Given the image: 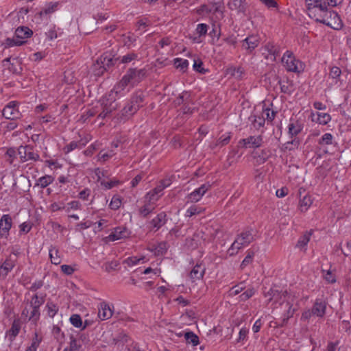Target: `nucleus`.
Masks as SVG:
<instances>
[{
    "label": "nucleus",
    "mask_w": 351,
    "mask_h": 351,
    "mask_svg": "<svg viewBox=\"0 0 351 351\" xmlns=\"http://www.w3.org/2000/svg\"><path fill=\"white\" fill-rule=\"evenodd\" d=\"M142 102L141 96H134L132 100L123 109V114L125 117H130L134 114L139 108L140 103Z\"/></svg>",
    "instance_id": "9b49d317"
},
{
    "label": "nucleus",
    "mask_w": 351,
    "mask_h": 351,
    "mask_svg": "<svg viewBox=\"0 0 351 351\" xmlns=\"http://www.w3.org/2000/svg\"><path fill=\"white\" fill-rule=\"evenodd\" d=\"M204 211V208L197 206L193 205L190 206L186 211L185 216L188 217H191L195 215H197L201 214Z\"/></svg>",
    "instance_id": "e433bc0d"
},
{
    "label": "nucleus",
    "mask_w": 351,
    "mask_h": 351,
    "mask_svg": "<svg viewBox=\"0 0 351 351\" xmlns=\"http://www.w3.org/2000/svg\"><path fill=\"white\" fill-rule=\"evenodd\" d=\"M210 185L209 184H204L198 189H195L193 192L188 195V202H197L199 201L204 195L210 189Z\"/></svg>",
    "instance_id": "f8f14e48"
},
{
    "label": "nucleus",
    "mask_w": 351,
    "mask_h": 351,
    "mask_svg": "<svg viewBox=\"0 0 351 351\" xmlns=\"http://www.w3.org/2000/svg\"><path fill=\"white\" fill-rule=\"evenodd\" d=\"M119 59L121 63L129 64L132 61L137 60L138 55L135 53L131 52L119 58Z\"/></svg>",
    "instance_id": "c03bdc74"
},
{
    "label": "nucleus",
    "mask_w": 351,
    "mask_h": 351,
    "mask_svg": "<svg viewBox=\"0 0 351 351\" xmlns=\"http://www.w3.org/2000/svg\"><path fill=\"white\" fill-rule=\"evenodd\" d=\"M193 69L200 73H205L206 70L203 67V62L201 60L197 59L194 60L193 65Z\"/></svg>",
    "instance_id": "680f3d73"
},
{
    "label": "nucleus",
    "mask_w": 351,
    "mask_h": 351,
    "mask_svg": "<svg viewBox=\"0 0 351 351\" xmlns=\"http://www.w3.org/2000/svg\"><path fill=\"white\" fill-rule=\"evenodd\" d=\"M333 136L330 133L324 134L322 137L319 140L318 143L321 146L328 145L332 143Z\"/></svg>",
    "instance_id": "603ef678"
},
{
    "label": "nucleus",
    "mask_w": 351,
    "mask_h": 351,
    "mask_svg": "<svg viewBox=\"0 0 351 351\" xmlns=\"http://www.w3.org/2000/svg\"><path fill=\"white\" fill-rule=\"evenodd\" d=\"M71 324L76 327V328H80L82 329L86 328L87 326V322H86L85 325L82 326V320L81 317L77 314H74L71 316L70 319Z\"/></svg>",
    "instance_id": "58836bf2"
},
{
    "label": "nucleus",
    "mask_w": 351,
    "mask_h": 351,
    "mask_svg": "<svg viewBox=\"0 0 351 351\" xmlns=\"http://www.w3.org/2000/svg\"><path fill=\"white\" fill-rule=\"evenodd\" d=\"M111 100L109 102H105L104 100L102 101L103 110L99 114V117L104 119L107 117L112 111L115 110L117 108V104L114 102L115 99H112L111 97L108 99Z\"/></svg>",
    "instance_id": "aec40b11"
},
{
    "label": "nucleus",
    "mask_w": 351,
    "mask_h": 351,
    "mask_svg": "<svg viewBox=\"0 0 351 351\" xmlns=\"http://www.w3.org/2000/svg\"><path fill=\"white\" fill-rule=\"evenodd\" d=\"M208 30V25L204 23H200L197 25L196 32L199 36H204L206 34Z\"/></svg>",
    "instance_id": "338daca9"
},
{
    "label": "nucleus",
    "mask_w": 351,
    "mask_h": 351,
    "mask_svg": "<svg viewBox=\"0 0 351 351\" xmlns=\"http://www.w3.org/2000/svg\"><path fill=\"white\" fill-rule=\"evenodd\" d=\"M114 305L106 302H101L98 305V317L101 320L110 319L114 313Z\"/></svg>",
    "instance_id": "9d476101"
},
{
    "label": "nucleus",
    "mask_w": 351,
    "mask_h": 351,
    "mask_svg": "<svg viewBox=\"0 0 351 351\" xmlns=\"http://www.w3.org/2000/svg\"><path fill=\"white\" fill-rule=\"evenodd\" d=\"M81 208V204L77 201H71L65 205L64 210L69 213L71 210H78Z\"/></svg>",
    "instance_id": "13d9d810"
},
{
    "label": "nucleus",
    "mask_w": 351,
    "mask_h": 351,
    "mask_svg": "<svg viewBox=\"0 0 351 351\" xmlns=\"http://www.w3.org/2000/svg\"><path fill=\"white\" fill-rule=\"evenodd\" d=\"M264 51L263 54L265 56V58L269 60L270 61H275L276 59V56L278 55V50L276 46H275L273 43H267L263 48Z\"/></svg>",
    "instance_id": "a211bd4d"
},
{
    "label": "nucleus",
    "mask_w": 351,
    "mask_h": 351,
    "mask_svg": "<svg viewBox=\"0 0 351 351\" xmlns=\"http://www.w3.org/2000/svg\"><path fill=\"white\" fill-rule=\"evenodd\" d=\"M288 309L287 310L286 313H285V317L283 319V322H287L290 317H293V314L295 313L296 308L293 307V306H286Z\"/></svg>",
    "instance_id": "69168bd1"
},
{
    "label": "nucleus",
    "mask_w": 351,
    "mask_h": 351,
    "mask_svg": "<svg viewBox=\"0 0 351 351\" xmlns=\"http://www.w3.org/2000/svg\"><path fill=\"white\" fill-rule=\"evenodd\" d=\"M288 129L289 134L293 136L297 135L300 132V131L302 130V126L298 123V121H291L288 125Z\"/></svg>",
    "instance_id": "72a5a7b5"
},
{
    "label": "nucleus",
    "mask_w": 351,
    "mask_h": 351,
    "mask_svg": "<svg viewBox=\"0 0 351 351\" xmlns=\"http://www.w3.org/2000/svg\"><path fill=\"white\" fill-rule=\"evenodd\" d=\"M95 174L97 177V181L100 182L101 186L105 190L111 189L115 186H117L120 184V182L118 180L114 179L111 180H106L102 178L104 176V172L99 169H97L95 170Z\"/></svg>",
    "instance_id": "ddd939ff"
},
{
    "label": "nucleus",
    "mask_w": 351,
    "mask_h": 351,
    "mask_svg": "<svg viewBox=\"0 0 351 351\" xmlns=\"http://www.w3.org/2000/svg\"><path fill=\"white\" fill-rule=\"evenodd\" d=\"M32 34V31L27 27H19L15 31V36L19 40L29 38Z\"/></svg>",
    "instance_id": "a878e982"
},
{
    "label": "nucleus",
    "mask_w": 351,
    "mask_h": 351,
    "mask_svg": "<svg viewBox=\"0 0 351 351\" xmlns=\"http://www.w3.org/2000/svg\"><path fill=\"white\" fill-rule=\"evenodd\" d=\"M20 326L16 322H14L11 328L7 332L6 337L10 341H12L15 337L19 334Z\"/></svg>",
    "instance_id": "f704fd0d"
},
{
    "label": "nucleus",
    "mask_w": 351,
    "mask_h": 351,
    "mask_svg": "<svg viewBox=\"0 0 351 351\" xmlns=\"http://www.w3.org/2000/svg\"><path fill=\"white\" fill-rule=\"evenodd\" d=\"M173 64L176 69H180L182 72H185L189 66V61L182 58H175Z\"/></svg>",
    "instance_id": "c9c22d12"
},
{
    "label": "nucleus",
    "mask_w": 351,
    "mask_h": 351,
    "mask_svg": "<svg viewBox=\"0 0 351 351\" xmlns=\"http://www.w3.org/2000/svg\"><path fill=\"white\" fill-rule=\"evenodd\" d=\"M101 64L104 66V68L109 67L114 64L112 58L110 56H105L99 59Z\"/></svg>",
    "instance_id": "e2e57ef3"
},
{
    "label": "nucleus",
    "mask_w": 351,
    "mask_h": 351,
    "mask_svg": "<svg viewBox=\"0 0 351 351\" xmlns=\"http://www.w3.org/2000/svg\"><path fill=\"white\" fill-rule=\"evenodd\" d=\"M341 71L337 66H332L329 73V77L332 79L334 83H337L341 75Z\"/></svg>",
    "instance_id": "864d4df0"
},
{
    "label": "nucleus",
    "mask_w": 351,
    "mask_h": 351,
    "mask_svg": "<svg viewBox=\"0 0 351 351\" xmlns=\"http://www.w3.org/2000/svg\"><path fill=\"white\" fill-rule=\"evenodd\" d=\"M311 120L320 125H326L331 121V117L328 113L311 112Z\"/></svg>",
    "instance_id": "5701e85b"
},
{
    "label": "nucleus",
    "mask_w": 351,
    "mask_h": 351,
    "mask_svg": "<svg viewBox=\"0 0 351 351\" xmlns=\"http://www.w3.org/2000/svg\"><path fill=\"white\" fill-rule=\"evenodd\" d=\"M40 315V310L31 308L28 321H31L34 324H36V322L39 319Z\"/></svg>",
    "instance_id": "bf43d9fd"
},
{
    "label": "nucleus",
    "mask_w": 351,
    "mask_h": 351,
    "mask_svg": "<svg viewBox=\"0 0 351 351\" xmlns=\"http://www.w3.org/2000/svg\"><path fill=\"white\" fill-rule=\"evenodd\" d=\"M147 261H148V259L145 256H141L140 257L131 256V257L127 258L124 261V263L127 265H128L130 267H132L136 265L143 264V263L147 262Z\"/></svg>",
    "instance_id": "c85d7f7f"
},
{
    "label": "nucleus",
    "mask_w": 351,
    "mask_h": 351,
    "mask_svg": "<svg viewBox=\"0 0 351 351\" xmlns=\"http://www.w3.org/2000/svg\"><path fill=\"white\" fill-rule=\"evenodd\" d=\"M155 209V205L151 204L144 199V205L140 208L139 214L143 217H147L149 213L153 212Z\"/></svg>",
    "instance_id": "473e14b6"
},
{
    "label": "nucleus",
    "mask_w": 351,
    "mask_h": 351,
    "mask_svg": "<svg viewBox=\"0 0 351 351\" xmlns=\"http://www.w3.org/2000/svg\"><path fill=\"white\" fill-rule=\"evenodd\" d=\"M3 116L7 119H15L20 117L18 104L16 101L9 102L2 110Z\"/></svg>",
    "instance_id": "1a4fd4ad"
},
{
    "label": "nucleus",
    "mask_w": 351,
    "mask_h": 351,
    "mask_svg": "<svg viewBox=\"0 0 351 351\" xmlns=\"http://www.w3.org/2000/svg\"><path fill=\"white\" fill-rule=\"evenodd\" d=\"M165 222L166 215L164 213H160L150 221L151 228L158 230Z\"/></svg>",
    "instance_id": "393cba45"
},
{
    "label": "nucleus",
    "mask_w": 351,
    "mask_h": 351,
    "mask_svg": "<svg viewBox=\"0 0 351 351\" xmlns=\"http://www.w3.org/2000/svg\"><path fill=\"white\" fill-rule=\"evenodd\" d=\"M253 240V236L250 231L247 230L241 232L237 236L234 241L228 250L230 256L235 255L243 247L248 245Z\"/></svg>",
    "instance_id": "7ed1b4c3"
},
{
    "label": "nucleus",
    "mask_w": 351,
    "mask_h": 351,
    "mask_svg": "<svg viewBox=\"0 0 351 351\" xmlns=\"http://www.w3.org/2000/svg\"><path fill=\"white\" fill-rule=\"evenodd\" d=\"M147 250L154 252L155 255H160L164 254L167 250L166 244L165 243H159L156 247H148Z\"/></svg>",
    "instance_id": "a18cd8bd"
},
{
    "label": "nucleus",
    "mask_w": 351,
    "mask_h": 351,
    "mask_svg": "<svg viewBox=\"0 0 351 351\" xmlns=\"http://www.w3.org/2000/svg\"><path fill=\"white\" fill-rule=\"evenodd\" d=\"M256 290L254 288H250L243 292L241 295V300L245 301L250 298L254 295Z\"/></svg>",
    "instance_id": "0e129e2a"
},
{
    "label": "nucleus",
    "mask_w": 351,
    "mask_h": 351,
    "mask_svg": "<svg viewBox=\"0 0 351 351\" xmlns=\"http://www.w3.org/2000/svg\"><path fill=\"white\" fill-rule=\"evenodd\" d=\"M281 62L283 66L289 72L300 73L304 71L305 68L304 64L297 59L290 51H287L283 54Z\"/></svg>",
    "instance_id": "f03ea898"
},
{
    "label": "nucleus",
    "mask_w": 351,
    "mask_h": 351,
    "mask_svg": "<svg viewBox=\"0 0 351 351\" xmlns=\"http://www.w3.org/2000/svg\"><path fill=\"white\" fill-rule=\"evenodd\" d=\"M45 302V298L43 295H38L37 293L34 294L30 300L29 307L30 308H34L40 310V306Z\"/></svg>",
    "instance_id": "bb28decb"
},
{
    "label": "nucleus",
    "mask_w": 351,
    "mask_h": 351,
    "mask_svg": "<svg viewBox=\"0 0 351 351\" xmlns=\"http://www.w3.org/2000/svg\"><path fill=\"white\" fill-rule=\"evenodd\" d=\"M133 87L140 83L146 75V71L143 69H130L125 74Z\"/></svg>",
    "instance_id": "6e6552de"
},
{
    "label": "nucleus",
    "mask_w": 351,
    "mask_h": 351,
    "mask_svg": "<svg viewBox=\"0 0 351 351\" xmlns=\"http://www.w3.org/2000/svg\"><path fill=\"white\" fill-rule=\"evenodd\" d=\"M311 233L307 232L304 234L298 241L297 247H300L302 250H306V246L310 241Z\"/></svg>",
    "instance_id": "37998d69"
},
{
    "label": "nucleus",
    "mask_w": 351,
    "mask_h": 351,
    "mask_svg": "<svg viewBox=\"0 0 351 351\" xmlns=\"http://www.w3.org/2000/svg\"><path fill=\"white\" fill-rule=\"evenodd\" d=\"M318 22L337 30L341 29L343 27V23L340 16L336 12L330 9L326 12Z\"/></svg>",
    "instance_id": "20e7f679"
},
{
    "label": "nucleus",
    "mask_w": 351,
    "mask_h": 351,
    "mask_svg": "<svg viewBox=\"0 0 351 351\" xmlns=\"http://www.w3.org/2000/svg\"><path fill=\"white\" fill-rule=\"evenodd\" d=\"M259 44V38L256 36H250L245 38L242 43V47L251 53Z\"/></svg>",
    "instance_id": "6ab92c4d"
},
{
    "label": "nucleus",
    "mask_w": 351,
    "mask_h": 351,
    "mask_svg": "<svg viewBox=\"0 0 351 351\" xmlns=\"http://www.w3.org/2000/svg\"><path fill=\"white\" fill-rule=\"evenodd\" d=\"M116 154L114 149H110L108 152H104L103 150L100 151L97 155L98 160L101 162H106L110 159L113 156Z\"/></svg>",
    "instance_id": "4c0bfd02"
},
{
    "label": "nucleus",
    "mask_w": 351,
    "mask_h": 351,
    "mask_svg": "<svg viewBox=\"0 0 351 351\" xmlns=\"http://www.w3.org/2000/svg\"><path fill=\"white\" fill-rule=\"evenodd\" d=\"M313 199L308 195H304L299 203V208L301 212H306L311 206Z\"/></svg>",
    "instance_id": "c756f323"
},
{
    "label": "nucleus",
    "mask_w": 351,
    "mask_h": 351,
    "mask_svg": "<svg viewBox=\"0 0 351 351\" xmlns=\"http://www.w3.org/2000/svg\"><path fill=\"white\" fill-rule=\"evenodd\" d=\"M227 5L230 10L238 12H243L245 8L243 0H228Z\"/></svg>",
    "instance_id": "cd10ccee"
},
{
    "label": "nucleus",
    "mask_w": 351,
    "mask_h": 351,
    "mask_svg": "<svg viewBox=\"0 0 351 351\" xmlns=\"http://www.w3.org/2000/svg\"><path fill=\"white\" fill-rule=\"evenodd\" d=\"M130 231L125 227H117L108 235L107 239L110 241L127 238L130 236Z\"/></svg>",
    "instance_id": "dca6fc26"
},
{
    "label": "nucleus",
    "mask_w": 351,
    "mask_h": 351,
    "mask_svg": "<svg viewBox=\"0 0 351 351\" xmlns=\"http://www.w3.org/2000/svg\"><path fill=\"white\" fill-rule=\"evenodd\" d=\"M162 195V191L160 187H155L153 190L147 193L144 197V199L147 202L155 205L156 202Z\"/></svg>",
    "instance_id": "b1692460"
},
{
    "label": "nucleus",
    "mask_w": 351,
    "mask_h": 351,
    "mask_svg": "<svg viewBox=\"0 0 351 351\" xmlns=\"http://www.w3.org/2000/svg\"><path fill=\"white\" fill-rule=\"evenodd\" d=\"M16 154H18L17 151L15 148L11 147L7 149V152L5 154V160L10 163L13 164L14 160L16 157Z\"/></svg>",
    "instance_id": "de8ad7c7"
},
{
    "label": "nucleus",
    "mask_w": 351,
    "mask_h": 351,
    "mask_svg": "<svg viewBox=\"0 0 351 351\" xmlns=\"http://www.w3.org/2000/svg\"><path fill=\"white\" fill-rule=\"evenodd\" d=\"M122 204L121 197L114 195L110 202L109 206L112 210H117L120 208Z\"/></svg>",
    "instance_id": "6e6d98bb"
},
{
    "label": "nucleus",
    "mask_w": 351,
    "mask_h": 351,
    "mask_svg": "<svg viewBox=\"0 0 351 351\" xmlns=\"http://www.w3.org/2000/svg\"><path fill=\"white\" fill-rule=\"evenodd\" d=\"M265 297H269V300H277L278 298L282 300V303H285L286 306H293L296 302V297L294 294L285 291L280 293L278 290L271 289L267 293Z\"/></svg>",
    "instance_id": "39448f33"
},
{
    "label": "nucleus",
    "mask_w": 351,
    "mask_h": 351,
    "mask_svg": "<svg viewBox=\"0 0 351 351\" xmlns=\"http://www.w3.org/2000/svg\"><path fill=\"white\" fill-rule=\"evenodd\" d=\"M186 341L193 346H197L199 343L198 337L193 332H187L184 335Z\"/></svg>",
    "instance_id": "3c124183"
},
{
    "label": "nucleus",
    "mask_w": 351,
    "mask_h": 351,
    "mask_svg": "<svg viewBox=\"0 0 351 351\" xmlns=\"http://www.w3.org/2000/svg\"><path fill=\"white\" fill-rule=\"evenodd\" d=\"M42 339L38 337L37 333H35L31 345L26 349L25 351H36Z\"/></svg>",
    "instance_id": "8fccbe9b"
},
{
    "label": "nucleus",
    "mask_w": 351,
    "mask_h": 351,
    "mask_svg": "<svg viewBox=\"0 0 351 351\" xmlns=\"http://www.w3.org/2000/svg\"><path fill=\"white\" fill-rule=\"evenodd\" d=\"M200 11L205 14H213V12H218L219 16H217L218 19L223 18V12L221 5L217 3H211L207 5H203L200 8Z\"/></svg>",
    "instance_id": "412c9836"
},
{
    "label": "nucleus",
    "mask_w": 351,
    "mask_h": 351,
    "mask_svg": "<svg viewBox=\"0 0 351 351\" xmlns=\"http://www.w3.org/2000/svg\"><path fill=\"white\" fill-rule=\"evenodd\" d=\"M106 68H104L99 60H97L96 63L94 64L93 67V71L96 75H102Z\"/></svg>",
    "instance_id": "4d7b16f0"
},
{
    "label": "nucleus",
    "mask_w": 351,
    "mask_h": 351,
    "mask_svg": "<svg viewBox=\"0 0 351 351\" xmlns=\"http://www.w3.org/2000/svg\"><path fill=\"white\" fill-rule=\"evenodd\" d=\"M254 258V252H248L247 256L245 257L244 260L242 261L241 267V268H244L250 263H252V259Z\"/></svg>",
    "instance_id": "774afa93"
},
{
    "label": "nucleus",
    "mask_w": 351,
    "mask_h": 351,
    "mask_svg": "<svg viewBox=\"0 0 351 351\" xmlns=\"http://www.w3.org/2000/svg\"><path fill=\"white\" fill-rule=\"evenodd\" d=\"M307 13L310 18L318 22L329 8L326 7L325 0H305Z\"/></svg>",
    "instance_id": "f257e3e1"
},
{
    "label": "nucleus",
    "mask_w": 351,
    "mask_h": 351,
    "mask_svg": "<svg viewBox=\"0 0 351 351\" xmlns=\"http://www.w3.org/2000/svg\"><path fill=\"white\" fill-rule=\"evenodd\" d=\"M204 274V268L201 265H195L190 273V277L193 280L201 279Z\"/></svg>",
    "instance_id": "2f4dec72"
},
{
    "label": "nucleus",
    "mask_w": 351,
    "mask_h": 351,
    "mask_svg": "<svg viewBox=\"0 0 351 351\" xmlns=\"http://www.w3.org/2000/svg\"><path fill=\"white\" fill-rule=\"evenodd\" d=\"M17 153L19 156L21 162L32 161H38L40 159L39 154L34 150L30 145L20 146L17 149Z\"/></svg>",
    "instance_id": "0eeeda50"
},
{
    "label": "nucleus",
    "mask_w": 351,
    "mask_h": 351,
    "mask_svg": "<svg viewBox=\"0 0 351 351\" xmlns=\"http://www.w3.org/2000/svg\"><path fill=\"white\" fill-rule=\"evenodd\" d=\"M53 180V178L51 176H45L37 180V185L40 186L41 188H45L52 183Z\"/></svg>",
    "instance_id": "79ce46f5"
},
{
    "label": "nucleus",
    "mask_w": 351,
    "mask_h": 351,
    "mask_svg": "<svg viewBox=\"0 0 351 351\" xmlns=\"http://www.w3.org/2000/svg\"><path fill=\"white\" fill-rule=\"evenodd\" d=\"M262 116L265 118V120L271 122L276 116V112L273 110H270L269 108H263L262 112Z\"/></svg>",
    "instance_id": "49530a36"
},
{
    "label": "nucleus",
    "mask_w": 351,
    "mask_h": 351,
    "mask_svg": "<svg viewBox=\"0 0 351 351\" xmlns=\"http://www.w3.org/2000/svg\"><path fill=\"white\" fill-rule=\"evenodd\" d=\"M16 258L8 256L0 267V278H5L15 266Z\"/></svg>",
    "instance_id": "f3484780"
},
{
    "label": "nucleus",
    "mask_w": 351,
    "mask_h": 351,
    "mask_svg": "<svg viewBox=\"0 0 351 351\" xmlns=\"http://www.w3.org/2000/svg\"><path fill=\"white\" fill-rule=\"evenodd\" d=\"M252 121L254 127L256 128H259L264 125L265 120L262 115L261 117L254 115Z\"/></svg>",
    "instance_id": "052dcab7"
},
{
    "label": "nucleus",
    "mask_w": 351,
    "mask_h": 351,
    "mask_svg": "<svg viewBox=\"0 0 351 351\" xmlns=\"http://www.w3.org/2000/svg\"><path fill=\"white\" fill-rule=\"evenodd\" d=\"M132 88V85L124 75L121 80L114 86V88L109 95V97H111L112 99H116L115 97L113 95L114 94L117 97H119L128 93Z\"/></svg>",
    "instance_id": "423d86ee"
},
{
    "label": "nucleus",
    "mask_w": 351,
    "mask_h": 351,
    "mask_svg": "<svg viewBox=\"0 0 351 351\" xmlns=\"http://www.w3.org/2000/svg\"><path fill=\"white\" fill-rule=\"evenodd\" d=\"M313 315L318 317L324 316L326 310V302L321 299H317L312 308Z\"/></svg>",
    "instance_id": "4be33fe9"
},
{
    "label": "nucleus",
    "mask_w": 351,
    "mask_h": 351,
    "mask_svg": "<svg viewBox=\"0 0 351 351\" xmlns=\"http://www.w3.org/2000/svg\"><path fill=\"white\" fill-rule=\"evenodd\" d=\"M25 43L24 40H19L16 37L14 38H7L2 43L4 45L5 48H9L14 46H21Z\"/></svg>",
    "instance_id": "a19ab883"
},
{
    "label": "nucleus",
    "mask_w": 351,
    "mask_h": 351,
    "mask_svg": "<svg viewBox=\"0 0 351 351\" xmlns=\"http://www.w3.org/2000/svg\"><path fill=\"white\" fill-rule=\"evenodd\" d=\"M49 257L51 259V262L54 265H59L62 261L59 250L56 247L51 246L50 247Z\"/></svg>",
    "instance_id": "7c9ffc66"
},
{
    "label": "nucleus",
    "mask_w": 351,
    "mask_h": 351,
    "mask_svg": "<svg viewBox=\"0 0 351 351\" xmlns=\"http://www.w3.org/2000/svg\"><path fill=\"white\" fill-rule=\"evenodd\" d=\"M45 308L47 310V315L51 318H53L59 311L58 306L51 301L47 302Z\"/></svg>",
    "instance_id": "ea45409f"
},
{
    "label": "nucleus",
    "mask_w": 351,
    "mask_h": 351,
    "mask_svg": "<svg viewBox=\"0 0 351 351\" xmlns=\"http://www.w3.org/2000/svg\"><path fill=\"white\" fill-rule=\"evenodd\" d=\"M262 143L261 136H251L240 140L239 144L245 148H257L262 145Z\"/></svg>",
    "instance_id": "4468645a"
},
{
    "label": "nucleus",
    "mask_w": 351,
    "mask_h": 351,
    "mask_svg": "<svg viewBox=\"0 0 351 351\" xmlns=\"http://www.w3.org/2000/svg\"><path fill=\"white\" fill-rule=\"evenodd\" d=\"M299 146V141L297 139H293L291 141H288L285 143L282 147V149L283 151H292L298 149Z\"/></svg>",
    "instance_id": "09e8293b"
},
{
    "label": "nucleus",
    "mask_w": 351,
    "mask_h": 351,
    "mask_svg": "<svg viewBox=\"0 0 351 351\" xmlns=\"http://www.w3.org/2000/svg\"><path fill=\"white\" fill-rule=\"evenodd\" d=\"M12 220L9 215H3L0 219V235L7 238L12 228Z\"/></svg>",
    "instance_id": "2eb2a0df"
},
{
    "label": "nucleus",
    "mask_w": 351,
    "mask_h": 351,
    "mask_svg": "<svg viewBox=\"0 0 351 351\" xmlns=\"http://www.w3.org/2000/svg\"><path fill=\"white\" fill-rule=\"evenodd\" d=\"M80 346V341L77 340L73 337H71L70 338L69 346L65 348V349H67L68 351H79Z\"/></svg>",
    "instance_id": "5fc2aeb1"
}]
</instances>
